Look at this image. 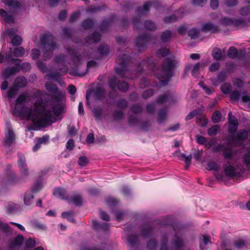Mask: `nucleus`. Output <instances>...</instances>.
Listing matches in <instances>:
<instances>
[{
    "label": "nucleus",
    "mask_w": 250,
    "mask_h": 250,
    "mask_svg": "<svg viewBox=\"0 0 250 250\" xmlns=\"http://www.w3.org/2000/svg\"><path fill=\"white\" fill-rule=\"evenodd\" d=\"M46 89L55 95L50 103L44 105L40 101L36 102L33 106L28 107V103L31 102L33 96L27 92L19 95L15 101L12 111L14 116L32 122L34 130H38L55 122L56 117L64 111L65 97L62 92L59 91L56 84L51 82L45 84Z\"/></svg>",
    "instance_id": "1"
},
{
    "label": "nucleus",
    "mask_w": 250,
    "mask_h": 250,
    "mask_svg": "<svg viewBox=\"0 0 250 250\" xmlns=\"http://www.w3.org/2000/svg\"><path fill=\"white\" fill-rule=\"evenodd\" d=\"M208 169L209 170L215 171V178L220 181L226 183L229 179L233 178L234 177H239L244 172V168L241 166L235 168L230 165L224 166V172H219L220 166L215 162H209L207 164Z\"/></svg>",
    "instance_id": "2"
},
{
    "label": "nucleus",
    "mask_w": 250,
    "mask_h": 250,
    "mask_svg": "<svg viewBox=\"0 0 250 250\" xmlns=\"http://www.w3.org/2000/svg\"><path fill=\"white\" fill-rule=\"evenodd\" d=\"M66 50L71 57L72 63L67 62L66 57L62 55L56 56L54 60L55 62L59 64L62 75L65 74L67 72L69 67L68 64L71 67L75 66L80 62L82 60V57L78 56L77 52L74 51L72 48H66Z\"/></svg>",
    "instance_id": "3"
},
{
    "label": "nucleus",
    "mask_w": 250,
    "mask_h": 250,
    "mask_svg": "<svg viewBox=\"0 0 250 250\" xmlns=\"http://www.w3.org/2000/svg\"><path fill=\"white\" fill-rule=\"evenodd\" d=\"M41 44L44 60L50 59L53 55V51L58 48L55 38L49 33H47L42 36Z\"/></svg>",
    "instance_id": "4"
},
{
    "label": "nucleus",
    "mask_w": 250,
    "mask_h": 250,
    "mask_svg": "<svg viewBox=\"0 0 250 250\" xmlns=\"http://www.w3.org/2000/svg\"><path fill=\"white\" fill-rule=\"evenodd\" d=\"M174 66V62L171 56L167 58L163 62L162 68L158 70L157 77L159 80L161 85L167 84L169 80L172 76V68Z\"/></svg>",
    "instance_id": "5"
},
{
    "label": "nucleus",
    "mask_w": 250,
    "mask_h": 250,
    "mask_svg": "<svg viewBox=\"0 0 250 250\" xmlns=\"http://www.w3.org/2000/svg\"><path fill=\"white\" fill-rule=\"evenodd\" d=\"M214 151H222L223 156L225 159L232 160L236 155L237 152L234 147L228 145L227 146L224 144H220L213 148Z\"/></svg>",
    "instance_id": "6"
},
{
    "label": "nucleus",
    "mask_w": 250,
    "mask_h": 250,
    "mask_svg": "<svg viewBox=\"0 0 250 250\" xmlns=\"http://www.w3.org/2000/svg\"><path fill=\"white\" fill-rule=\"evenodd\" d=\"M18 167L20 170L21 176L18 178L17 181H20L22 179L27 177L29 174V171L26 167L25 158L21 154L18 155Z\"/></svg>",
    "instance_id": "7"
},
{
    "label": "nucleus",
    "mask_w": 250,
    "mask_h": 250,
    "mask_svg": "<svg viewBox=\"0 0 250 250\" xmlns=\"http://www.w3.org/2000/svg\"><path fill=\"white\" fill-rule=\"evenodd\" d=\"M208 62V60H203L193 66L191 71L192 75L195 77L198 76L200 69L205 67L207 65Z\"/></svg>",
    "instance_id": "8"
},
{
    "label": "nucleus",
    "mask_w": 250,
    "mask_h": 250,
    "mask_svg": "<svg viewBox=\"0 0 250 250\" xmlns=\"http://www.w3.org/2000/svg\"><path fill=\"white\" fill-rule=\"evenodd\" d=\"M5 146H9L13 142L15 138L14 133L10 127H8L5 130Z\"/></svg>",
    "instance_id": "9"
},
{
    "label": "nucleus",
    "mask_w": 250,
    "mask_h": 250,
    "mask_svg": "<svg viewBox=\"0 0 250 250\" xmlns=\"http://www.w3.org/2000/svg\"><path fill=\"white\" fill-rule=\"evenodd\" d=\"M27 83V79L24 77L20 76L15 80L13 84L19 90L20 88L24 87Z\"/></svg>",
    "instance_id": "10"
},
{
    "label": "nucleus",
    "mask_w": 250,
    "mask_h": 250,
    "mask_svg": "<svg viewBox=\"0 0 250 250\" xmlns=\"http://www.w3.org/2000/svg\"><path fill=\"white\" fill-rule=\"evenodd\" d=\"M53 195L55 197L62 200H66L68 198L65 190L61 188H55L53 191Z\"/></svg>",
    "instance_id": "11"
},
{
    "label": "nucleus",
    "mask_w": 250,
    "mask_h": 250,
    "mask_svg": "<svg viewBox=\"0 0 250 250\" xmlns=\"http://www.w3.org/2000/svg\"><path fill=\"white\" fill-rule=\"evenodd\" d=\"M150 40V38L147 35H142L140 36L137 40V46L138 49L140 50L141 48H144L146 43Z\"/></svg>",
    "instance_id": "12"
},
{
    "label": "nucleus",
    "mask_w": 250,
    "mask_h": 250,
    "mask_svg": "<svg viewBox=\"0 0 250 250\" xmlns=\"http://www.w3.org/2000/svg\"><path fill=\"white\" fill-rule=\"evenodd\" d=\"M109 85L112 89L115 88L117 86L120 90L122 91H126L128 88V84L125 82H118L117 85L115 83L110 82Z\"/></svg>",
    "instance_id": "13"
},
{
    "label": "nucleus",
    "mask_w": 250,
    "mask_h": 250,
    "mask_svg": "<svg viewBox=\"0 0 250 250\" xmlns=\"http://www.w3.org/2000/svg\"><path fill=\"white\" fill-rule=\"evenodd\" d=\"M121 60H122L121 66L120 67H117L116 68V72L117 74L123 77H127L126 73H127V71L124 68L125 65L126 63V62L125 61L124 57H122Z\"/></svg>",
    "instance_id": "14"
},
{
    "label": "nucleus",
    "mask_w": 250,
    "mask_h": 250,
    "mask_svg": "<svg viewBox=\"0 0 250 250\" xmlns=\"http://www.w3.org/2000/svg\"><path fill=\"white\" fill-rule=\"evenodd\" d=\"M19 90L18 88L13 84L8 88L7 92L4 93V96L5 98L7 99L13 98L16 96Z\"/></svg>",
    "instance_id": "15"
},
{
    "label": "nucleus",
    "mask_w": 250,
    "mask_h": 250,
    "mask_svg": "<svg viewBox=\"0 0 250 250\" xmlns=\"http://www.w3.org/2000/svg\"><path fill=\"white\" fill-rule=\"evenodd\" d=\"M221 22L222 23L224 24H230L234 23L237 26H243L244 25V21L243 20L233 21L229 19L224 18L221 20Z\"/></svg>",
    "instance_id": "16"
},
{
    "label": "nucleus",
    "mask_w": 250,
    "mask_h": 250,
    "mask_svg": "<svg viewBox=\"0 0 250 250\" xmlns=\"http://www.w3.org/2000/svg\"><path fill=\"white\" fill-rule=\"evenodd\" d=\"M202 30L205 32H215L218 30V27L211 23L208 22L203 25Z\"/></svg>",
    "instance_id": "17"
},
{
    "label": "nucleus",
    "mask_w": 250,
    "mask_h": 250,
    "mask_svg": "<svg viewBox=\"0 0 250 250\" xmlns=\"http://www.w3.org/2000/svg\"><path fill=\"white\" fill-rule=\"evenodd\" d=\"M0 15L5 22L13 23L14 22L13 17L9 15L6 11L0 9Z\"/></svg>",
    "instance_id": "18"
},
{
    "label": "nucleus",
    "mask_w": 250,
    "mask_h": 250,
    "mask_svg": "<svg viewBox=\"0 0 250 250\" xmlns=\"http://www.w3.org/2000/svg\"><path fill=\"white\" fill-rule=\"evenodd\" d=\"M16 72V68L15 67H8L4 69L2 73V76L5 79H8Z\"/></svg>",
    "instance_id": "19"
},
{
    "label": "nucleus",
    "mask_w": 250,
    "mask_h": 250,
    "mask_svg": "<svg viewBox=\"0 0 250 250\" xmlns=\"http://www.w3.org/2000/svg\"><path fill=\"white\" fill-rule=\"evenodd\" d=\"M248 136V132L245 130H240L236 133V138L238 141H243L246 140Z\"/></svg>",
    "instance_id": "20"
},
{
    "label": "nucleus",
    "mask_w": 250,
    "mask_h": 250,
    "mask_svg": "<svg viewBox=\"0 0 250 250\" xmlns=\"http://www.w3.org/2000/svg\"><path fill=\"white\" fill-rule=\"evenodd\" d=\"M92 224L95 229H102L106 230L108 228V226L107 223L100 224L99 222L96 220L92 221Z\"/></svg>",
    "instance_id": "21"
},
{
    "label": "nucleus",
    "mask_w": 250,
    "mask_h": 250,
    "mask_svg": "<svg viewBox=\"0 0 250 250\" xmlns=\"http://www.w3.org/2000/svg\"><path fill=\"white\" fill-rule=\"evenodd\" d=\"M101 39V35L97 32L94 33L92 35L88 36L86 41L88 42H97Z\"/></svg>",
    "instance_id": "22"
},
{
    "label": "nucleus",
    "mask_w": 250,
    "mask_h": 250,
    "mask_svg": "<svg viewBox=\"0 0 250 250\" xmlns=\"http://www.w3.org/2000/svg\"><path fill=\"white\" fill-rule=\"evenodd\" d=\"M208 123V119L204 115H201L200 113L197 117V123L199 126H206Z\"/></svg>",
    "instance_id": "23"
},
{
    "label": "nucleus",
    "mask_w": 250,
    "mask_h": 250,
    "mask_svg": "<svg viewBox=\"0 0 250 250\" xmlns=\"http://www.w3.org/2000/svg\"><path fill=\"white\" fill-rule=\"evenodd\" d=\"M151 65L150 64L148 60L143 61L142 62L140 63L138 65V71H142L144 70L147 68H150Z\"/></svg>",
    "instance_id": "24"
},
{
    "label": "nucleus",
    "mask_w": 250,
    "mask_h": 250,
    "mask_svg": "<svg viewBox=\"0 0 250 250\" xmlns=\"http://www.w3.org/2000/svg\"><path fill=\"white\" fill-rule=\"evenodd\" d=\"M195 139L198 144L201 145L205 144V146L207 148L210 147L211 146L210 142L206 143V139L203 136L197 135L196 136Z\"/></svg>",
    "instance_id": "25"
},
{
    "label": "nucleus",
    "mask_w": 250,
    "mask_h": 250,
    "mask_svg": "<svg viewBox=\"0 0 250 250\" xmlns=\"http://www.w3.org/2000/svg\"><path fill=\"white\" fill-rule=\"evenodd\" d=\"M3 2L8 7L17 8L20 7V3L15 0H3Z\"/></svg>",
    "instance_id": "26"
},
{
    "label": "nucleus",
    "mask_w": 250,
    "mask_h": 250,
    "mask_svg": "<svg viewBox=\"0 0 250 250\" xmlns=\"http://www.w3.org/2000/svg\"><path fill=\"white\" fill-rule=\"evenodd\" d=\"M212 56L213 59L216 60H221L223 57L221 50L218 48H215L213 49Z\"/></svg>",
    "instance_id": "27"
},
{
    "label": "nucleus",
    "mask_w": 250,
    "mask_h": 250,
    "mask_svg": "<svg viewBox=\"0 0 250 250\" xmlns=\"http://www.w3.org/2000/svg\"><path fill=\"white\" fill-rule=\"evenodd\" d=\"M220 130V126L219 125H214L210 127L208 131V134L210 136H215Z\"/></svg>",
    "instance_id": "28"
},
{
    "label": "nucleus",
    "mask_w": 250,
    "mask_h": 250,
    "mask_svg": "<svg viewBox=\"0 0 250 250\" xmlns=\"http://www.w3.org/2000/svg\"><path fill=\"white\" fill-rule=\"evenodd\" d=\"M238 55V52L237 49L231 46L228 50V56L230 58H236Z\"/></svg>",
    "instance_id": "29"
},
{
    "label": "nucleus",
    "mask_w": 250,
    "mask_h": 250,
    "mask_svg": "<svg viewBox=\"0 0 250 250\" xmlns=\"http://www.w3.org/2000/svg\"><path fill=\"white\" fill-rule=\"evenodd\" d=\"M151 5V3L150 2L145 3L142 7H139L137 10V12L139 14H143L145 12L148 11L149 9V7Z\"/></svg>",
    "instance_id": "30"
},
{
    "label": "nucleus",
    "mask_w": 250,
    "mask_h": 250,
    "mask_svg": "<svg viewBox=\"0 0 250 250\" xmlns=\"http://www.w3.org/2000/svg\"><path fill=\"white\" fill-rule=\"evenodd\" d=\"M243 161L248 169L250 171V149L243 157Z\"/></svg>",
    "instance_id": "31"
},
{
    "label": "nucleus",
    "mask_w": 250,
    "mask_h": 250,
    "mask_svg": "<svg viewBox=\"0 0 250 250\" xmlns=\"http://www.w3.org/2000/svg\"><path fill=\"white\" fill-rule=\"evenodd\" d=\"M221 118L222 115L219 111H215L212 115V120L214 123H219L221 120Z\"/></svg>",
    "instance_id": "32"
},
{
    "label": "nucleus",
    "mask_w": 250,
    "mask_h": 250,
    "mask_svg": "<svg viewBox=\"0 0 250 250\" xmlns=\"http://www.w3.org/2000/svg\"><path fill=\"white\" fill-rule=\"evenodd\" d=\"M152 233V228L149 225H146L143 228L142 235L144 237H146Z\"/></svg>",
    "instance_id": "33"
},
{
    "label": "nucleus",
    "mask_w": 250,
    "mask_h": 250,
    "mask_svg": "<svg viewBox=\"0 0 250 250\" xmlns=\"http://www.w3.org/2000/svg\"><path fill=\"white\" fill-rule=\"evenodd\" d=\"M62 216L63 218H65L70 222H73L74 219V213L71 211L63 212L62 214Z\"/></svg>",
    "instance_id": "34"
},
{
    "label": "nucleus",
    "mask_w": 250,
    "mask_h": 250,
    "mask_svg": "<svg viewBox=\"0 0 250 250\" xmlns=\"http://www.w3.org/2000/svg\"><path fill=\"white\" fill-rule=\"evenodd\" d=\"M156 55L158 57L162 56L163 57L169 55V51L168 49L162 48L157 51Z\"/></svg>",
    "instance_id": "35"
},
{
    "label": "nucleus",
    "mask_w": 250,
    "mask_h": 250,
    "mask_svg": "<svg viewBox=\"0 0 250 250\" xmlns=\"http://www.w3.org/2000/svg\"><path fill=\"white\" fill-rule=\"evenodd\" d=\"M24 53V49L22 47H19L14 50L13 52V55L15 57H20L22 56Z\"/></svg>",
    "instance_id": "36"
},
{
    "label": "nucleus",
    "mask_w": 250,
    "mask_h": 250,
    "mask_svg": "<svg viewBox=\"0 0 250 250\" xmlns=\"http://www.w3.org/2000/svg\"><path fill=\"white\" fill-rule=\"evenodd\" d=\"M34 198L33 195L31 193H26L24 198V202L26 205H30L32 203Z\"/></svg>",
    "instance_id": "37"
},
{
    "label": "nucleus",
    "mask_w": 250,
    "mask_h": 250,
    "mask_svg": "<svg viewBox=\"0 0 250 250\" xmlns=\"http://www.w3.org/2000/svg\"><path fill=\"white\" fill-rule=\"evenodd\" d=\"M171 33L169 31H166L161 35V39L163 42L168 41L171 37Z\"/></svg>",
    "instance_id": "38"
},
{
    "label": "nucleus",
    "mask_w": 250,
    "mask_h": 250,
    "mask_svg": "<svg viewBox=\"0 0 250 250\" xmlns=\"http://www.w3.org/2000/svg\"><path fill=\"white\" fill-rule=\"evenodd\" d=\"M167 113V110L165 109L159 111L158 114V121L159 123H162L166 119Z\"/></svg>",
    "instance_id": "39"
},
{
    "label": "nucleus",
    "mask_w": 250,
    "mask_h": 250,
    "mask_svg": "<svg viewBox=\"0 0 250 250\" xmlns=\"http://www.w3.org/2000/svg\"><path fill=\"white\" fill-rule=\"evenodd\" d=\"M94 22L92 20L87 19L82 23V27L84 29L90 28L93 25Z\"/></svg>",
    "instance_id": "40"
},
{
    "label": "nucleus",
    "mask_w": 250,
    "mask_h": 250,
    "mask_svg": "<svg viewBox=\"0 0 250 250\" xmlns=\"http://www.w3.org/2000/svg\"><path fill=\"white\" fill-rule=\"evenodd\" d=\"M172 99V96L169 94H166L164 96L160 97L158 100V102L159 103H163L167 101H169Z\"/></svg>",
    "instance_id": "41"
},
{
    "label": "nucleus",
    "mask_w": 250,
    "mask_h": 250,
    "mask_svg": "<svg viewBox=\"0 0 250 250\" xmlns=\"http://www.w3.org/2000/svg\"><path fill=\"white\" fill-rule=\"evenodd\" d=\"M98 52L101 55L104 56L108 54L109 48L106 45H102L98 49Z\"/></svg>",
    "instance_id": "42"
},
{
    "label": "nucleus",
    "mask_w": 250,
    "mask_h": 250,
    "mask_svg": "<svg viewBox=\"0 0 250 250\" xmlns=\"http://www.w3.org/2000/svg\"><path fill=\"white\" fill-rule=\"evenodd\" d=\"M228 116L229 125H238L237 120L236 119L235 117L232 116V113L231 112H229Z\"/></svg>",
    "instance_id": "43"
},
{
    "label": "nucleus",
    "mask_w": 250,
    "mask_h": 250,
    "mask_svg": "<svg viewBox=\"0 0 250 250\" xmlns=\"http://www.w3.org/2000/svg\"><path fill=\"white\" fill-rule=\"evenodd\" d=\"M231 86L228 83H224L221 86L222 91L226 94L230 93Z\"/></svg>",
    "instance_id": "44"
},
{
    "label": "nucleus",
    "mask_w": 250,
    "mask_h": 250,
    "mask_svg": "<svg viewBox=\"0 0 250 250\" xmlns=\"http://www.w3.org/2000/svg\"><path fill=\"white\" fill-rule=\"evenodd\" d=\"M22 42V39L19 36H15L12 39V43L13 45L17 46L20 45Z\"/></svg>",
    "instance_id": "45"
},
{
    "label": "nucleus",
    "mask_w": 250,
    "mask_h": 250,
    "mask_svg": "<svg viewBox=\"0 0 250 250\" xmlns=\"http://www.w3.org/2000/svg\"><path fill=\"white\" fill-rule=\"evenodd\" d=\"M0 229H2L3 231L6 232H11V229L8 225L0 221Z\"/></svg>",
    "instance_id": "46"
},
{
    "label": "nucleus",
    "mask_w": 250,
    "mask_h": 250,
    "mask_svg": "<svg viewBox=\"0 0 250 250\" xmlns=\"http://www.w3.org/2000/svg\"><path fill=\"white\" fill-rule=\"evenodd\" d=\"M246 246V242L244 240L239 239L234 243V246L237 249H241Z\"/></svg>",
    "instance_id": "47"
},
{
    "label": "nucleus",
    "mask_w": 250,
    "mask_h": 250,
    "mask_svg": "<svg viewBox=\"0 0 250 250\" xmlns=\"http://www.w3.org/2000/svg\"><path fill=\"white\" fill-rule=\"evenodd\" d=\"M200 114L199 111L197 110H194L192 111H191L186 117V120L187 121L190 120V119H192L194 116L196 115H198Z\"/></svg>",
    "instance_id": "48"
},
{
    "label": "nucleus",
    "mask_w": 250,
    "mask_h": 250,
    "mask_svg": "<svg viewBox=\"0 0 250 250\" xmlns=\"http://www.w3.org/2000/svg\"><path fill=\"white\" fill-rule=\"evenodd\" d=\"M240 13L242 16H248L250 15V5L242 8L240 11Z\"/></svg>",
    "instance_id": "49"
},
{
    "label": "nucleus",
    "mask_w": 250,
    "mask_h": 250,
    "mask_svg": "<svg viewBox=\"0 0 250 250\" xmlns=\"http://www.w3.org/2000/svg\"><path fill=\"white\" fill-rule=\"evenodd\" d=\"M59 73L58 72H53L49 74H47L45 75L44 78L48 79L49 78L54 80H58L59 77Z\"/></svg>",
    "instance_id": "50"
},
{
    "label": "nucleus",
    "mask_w": 250,
    "mask_h": 250,
    "mask_svg": "<svg viewBox=\"0 0 250 250\" xmlns=\"http://www.w3.org/2000/svg\"><path fill=\"white\" fill-rule=\"evenodd\" d=\"M145 26L146 29L149 30H153L156 28L155 24L151 21H146L145 23Z\"/></svg>",
    "instance_id": "51"
},
{
    "label": "nucleus",
    "mask_w": 250,
    "mask_h": 250,
    "mask_svg": "<svg viewBox=\"0 0 250 250\" xmlns=\"http://www.w3.org/2000/svg\"><path fill=\"white\" fill-rule=\"evenodd\" d=\"M72 202L76 206L81 205L82 203V199L80 196H75L72 199Z\"/></svg>",
    "instance_id": "52"
},
{
    "label": "nucleus",
    "mask_w": 250,
    "mask_h": 250,
    "mask_svg": "<svg viewBox=\"0 0 250 250\" xmlns=\"http://www.w3.org/2000/svg\"><path fill=\"white\" fill-rule=\"evenodd\" d=\"M37 65L39 69L42 72L44 73L47 71V68L43 62L38 61L37 62Z\"/></svg>",
    "instance_id": "53"
},
{
    "label": "nucleus",
    "mask_w": 250,
    "mask_h": 250,
    "mask_svg": "<svg viewBox=\"0 0 250 250\" xmlns=\"http://www.w3.org/2000/svg\"><path fill=\"white\" fill-rule=\"evenodd\" d=\"M199 85H200L201 87H202V88L204 89L205 92L207 95H211L214 92V90L213 89H210V88L205 86L203 83H199Z\"/></svg>",
    "instance_id": "54"
},
{
    "label": "nucleus",
    "mask_w": 250,
    "mask_h": 250,
    "mask_svg": "<svg viewBox=\"0 0 250 250\" xmlns=\"http://www.w3.org/2000/svg\"><path fill=\"white\" fill-rule=\"evenodd\" d=\"M220 66V64L218 62H215L212 63L209 68V70L211 72H215L217 70Z\"/></svg>",
    "instance_id": "55"
},
{
    "label": "nucleus",
    "mask_w": 250,
    "mask_h": 250,
    "mask_svg": "<svg viewBox=\"0 0 250 250\" xmlns=\"http://www.w3.org/2000/svg\"><path fill=\"white\" fill-rule=\"evenodd\" d=\"M198 33V30L195 28L190 30L188 33L189 36H190L192 39L196 38Z\"/></svg>",
    "instance_id": "56"
},
{
    "label": "nucleus",
    "mask_w": 250,
    "mask_h": 250,
    "mask_svg": "<svg viewBox=\"0 0 250 250\" xmlns=\"http://www.w3.org/2000/svg\"><path fill=\"white\" fill-rule=\"evenodd\" d=\"M207 2V0H192V3L194 6H203Z\"/></svg>",
    "instance_id": "57"
},
{
    "label": "nucleus",
    "mask_w": 250,
    "mask_h": 250,
    "mask_svg": "<svg viewBox=\"0 0 250 250\" xmlns=\"http://www.w3.org/2000/svg\"><path fill=\"white\" fill-rule=\"evenodd\" d=\"M36 244L35 240L29 238L25 242V245L27 248H31L35 246Z\"/></svg>",
    "instance_id": "58"
},
{
    "label": "nucleus",
    "mask_w": 250,
    "mask_h": 250,
    "mask_svg": "<svg viewBox=\"0 0 250 250\" xmlns=\"http://www.w3.org/2000/svg\"><path fill=\"white\" fill-rule=\"evenodd\" d=\"M106 202L109 206L116 205L118 203V201L116 199L111 197L107 198Z\"/></svg>",
    "instance_id": "59"
},
{
    "label": "nucleus",
    "mask_w": 250,
    "mask_h": 250,
    "mask_svg": "<svg viewBox=\"0 0 250 250\" xmlns=\"http://www.w3.org/2000/svg\"><path fill=\"white\" fill-rule=\"evenodd\" d=\"M227 78V74L225 72H220L217 77V80L219 82L224 81Z\"/></svg>",
    "instance_id": "60"
},
{
    "label": "nucleus",
    "mask_w": 250,
    "mask_h": 250,
    "mask_svg": "<svg viewBox=\"0 0 250 250\" xmlns=\"http://www.w3.org/2000/svg\"><path fill=\"white\" fill-rule=\"evenodd\" d=\"M127 240L129 244L133 246L137 241V238L136 236L131 235L127 237Z\"/></svg>",
    "instance_id": "61"
},
{
    "label": "nucleus",
    "mask_w": 250,
    "mask_h": 250,
    "mask_svg": "<svg viewBox=\"0 0 250 250\" xmlns=\"http://www.w3.org/2000/svg\"><path fill=\"white\" fill-rule=\"evenodd\" d=\"M42 184L41 182L36 183L32 188V191L33 192H37L40 190L42 187Z\"/></svg>",
    "instance_id": "62"
},
{
    "label": "nucleus",
    "mask_w": 250,
    "mask_h": 250,
    "mask_svg": "<svg viewBox=\"0 0 250 250\" xmlns=\"http://www.w3.org/2000/svg\"><path fill=\"white\" fill-rule=\"evenodd\" d=\"M23 241V237L22 235H18L15 239L14 244L15 245H20Z\"/></svg>",
    "instance_id": "63"
},
{
    "label": "nucleus",
    "mask_w": 250,
    "mask_h": 250,
    "mask_svg": "<svg viewBox=\"0 0 250 250\" xmlns=\"http://www.w3.org/2000/svg\"><path fill=\"white\" fill-rule=\"evenodd\" d=\"M40 55V52L39 49H32L31 56H32V58L33 59L36 60V59H38Z\"/></svg>",
    "instance_id": "64"
}]
</instances>
